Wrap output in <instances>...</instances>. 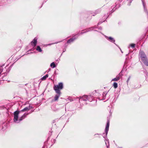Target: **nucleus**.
<instances>
[{"label":"nucleus","mask_w":148,"mask_h":148,"mask_svg":"<svg viewBox=\"0 0 148 148\" xmlns=\"http://www.w3.org/2000/svg\"><path fill=\"white\" fill-rule=\"evenodd\" d=\"M63 52H64L65 51H64V50H63Z\"/></svg>","instance_id":"obj_23"},{"label":"nucleus","mask_w":148,"mask_h":148,"mask_svg":"<svg viewBox=\"0 0 148 148\" xmlns=\"http://www.w3.org/2000/svg\"><path fill=\"white\" fill-rule=\"evenodd\" d=\"M112 8H114V7H113V6H112Z\"/></svg>","instance_id":"obj_25"},{"label":"nucleus","mask_w":148,"mask_h":148,"mask_svg":"<svg viewBox=\"0 0 148 148\" xmlns=\"http://www.w3.org/2000/svg\"><path fill=\"white\" fill-rule=\"evenodd\" d=\"M48 77V74H46L45 75L43 76L41 78V79L42 80H44L46 79Z\"/></svg>","instance_id":"obj_12"},{"label":"nucleus","mask_w":148,"mask_h":148,"mask_svg":"<svg viewBox=\"0 0 148 148\" xmlns=\"http://www.w3.org/2000/svg\"><path fill=\"white\" fill-rule=\"evenodd\" d=\"M99 29L100 30H101V28H99Z\"/></svg>","instance_id":"obj_20"},{"label":"nucleus","mask_w":148,"mask_h":148,"mask_svg":"<svg viewBox=\"0 0 148 148\" xmlns=\"http://www.w3.org/2000/svg\"><path fill=\"white\" fill-rule=\"evenodd\" d=\"M135 45L134 44H132L129 45V46H131L133 48L135 47Z\"/></svg>","instance_id":"obj_17"},{"label":"nucleus","mask_w":148,"mask_h":148,"mask_svg":"<svg viewBox=\"0 0 148 148\" xmlns=\"http://www.w3.org/2000/svg\"><path fill=\"white\" fill-rule=\"evenodd\" d=\"M108 92H107V91L104 92H103V96L104 97L103 98H104L106 97V95L108 93Z\"/></svg>","instance_id":"obj_16"},{"label":"nucleus","mask_w":148,"mask_h":148,"mask_svg":"<svg viewBox=\"0 0 148 148\" xmlns=\"http://www.w3.org/2000/svg\"><path fill=\"white\" fill-rule=\"evenodd\" d=\"M94 95H84L82 97H80L79 98V102L82 105L86 104V103L85 102L87 101L90 102L92 101L94 99Z\"/></svg>","instance_id":"obj_2"},{"label":"nucleus","mask_w":148,"mask_h":148,"mask_svg":"<svg viewBox=\"0 0 148 148\" xmlns=\"http://www.w3.org/2000/svg\"><path fill=\"white\" fill-rule=\"evenodd\" d=\"M97 134H95V136H96V135H97Z\"/></svg>","instance_id":"obj_21"},{"label":"nucleus","mask_w":148,"mask_h":148,"mask_svg":"<svg viewBox=\"0 0 148 148\" xmlns=\"http://www.w3.org/2000/svg\"><path fill=\"white\" fill-rule=\"evenodd\" d=\"M130 76H129L127 80V84H128L129 81L130 80Z\"/></svg>","instance_id":"obj_18"},{"label":"nucleus","mask_w":148,"mask_h":148,"mask_svg":"<svg viewBox=\"0 0 148 148\" xmlns=\"http://www.w3.org/2000/svg\"><path fill=\"white\" fill-rule=\"evenodd\" d=\"M36 50L38 51L39 52H41L42 51V50L41 49L40 47L39 46H37V47L36 49Z\"/></svg>","instance_id":"obj_10"},{"label":"nucleus","mask_w":148,"mask_h":148,"mask_svg":"<svg viewBox=\"0 0 148 148\" xmlns=\"http://www.w3.org/2000/svg\"><path fill=\"white\" fill-rule=\"evenodd\" d=\"M9 71H7V73H8L9 72Z\"/></svg>","instance_id":"obj_19"},{"label":"nucleus","mask_w":148,"mask_h":148,"mask_svg":"<svg viewBox=\"0 0 148 148\" xmlns=\"http://www.w3.org/2000/svg\"><path fill=\"white\" fill-rule=\"evenodd\" d=\"M30 106L26 107L20 111L17 110L14 112V122L16 123H19L21 121H22L23 119L25 118L26 116L28 114V113H24L21 117H18L19 115L20 114H21L24 111H28L30 109Z\"/></svg>","instance_id":"obj_1"},{"label":"nucleus","mask_w":148,"mask_h":148,"mask_svg":"<svg viewBox=\"0 0 148 148\" xmlns=\"http://www.w3.org/2000/svg\"><path fill=\"white\" fill-rule=\"evenodd\" d=\"M142 3H143V7H144V10H145V12H147V14L148 12H147V9H146L145 4V3H144L143 0H142Z\"/></svg>","instance_id":"obj_13"},{"label":"nucleus","mask_w":148,"mask_h":148,"mask_svg":"<svg viewBox=\"0 0 148 148\" xmlns=\"http://www.w3.org/2000/svg\"><path fill=\"white\" fill-rule=\"evenodd\" d=\"M96 28V27L95 26L91 27L86 29V31H85L84 32H81L80 33H78L75 36H73L72 38H71L68 40V41H67V43H70L73 42L75 40V39H77V38L78 36H79V35H82L84 33H86L89 31H90L92 30L93 29H95Z\"/></svg>","instance_id":"obj_3"},{"label":"nucleus","mask_w":148,"mask_h":148,"mask_svg":"<svg viewBox=\"0 0 148 148\" xmlns=\"http://www.w3.org/2000/svg\"><path fill=\"white\" fill-rule=\"evenodd\" d=\"M37 38L36 37H35L31 42V44L34 47L36 45L37 43Z\"/></svg>","instance_id":"obj_8"},{"label":"nucleus","mask_w":148,"mask_h":148,"mask_svg":"<svg viewBox=\"0 0 148 148\" xmlns=\"http://www.w3.org/2000/svg\"><path fill=\"white\" fill-rule=\"evenodd\" d=\"M113 86L114 88H116L118 87L117 84L116 82H114L113 84Z\"/></svg>","instance_id":"obj_15"},{"label":"nucleus","mask_w":148,"mask_h":148,"mask_svg":"<svg viewBox=\"0 0 148 148\" xmlns=\"http://www.w3.org/2000/svg\"><path fill=\"white\" fill-rule=\"evenodd\" d=\"M104 36L108 40L111 42L114 43L117 46V45L114 43V42H115V40L113 38L111 37H108V36H106V35H104Z\"/></svg>","instance_id":"obj_7"},{"label":"nucleus","mask_w":148,"mask_h":148,"mask_svg":"<svg viewBox=\"0 0 148 148\" xmlns=\"http://www.w3.org/2000/svg\"><path fill=\"white\" fill-rule=\"evenodd\" d=\"M110 123L109 121H108L107 122V124L106 126V127L105 129V131L106 133L105 136H103V137L105 138V143L107 146L108 147V145H107V144H109L108 140L106 138L107 137V134L109 130V126Z\"/></svg>","instance_id":"obj_6"},{"label":"nucleus","mask_w":148,"mask_h":148,"mask_svg":"<svg viewBox=\"0 0 148 148\" xmlns=\"http://www.w3.org/2000/svg\"><path fill=\"white\" fill-rule=\"evenodd\" d=\"M63 52H64L65 51H64V50H63Z\"/></svg>","instance_id":"obj_22"},{"label":"nucleus","mask_w":148,"mask_h":148,"mask_svg":"<svg viewBox=\"0 0 148 148\" xmlns=\"http://www.w3.org/2000/svg\"><path fill=\"white\" fill-rule=\"evenodd\" d=\"M57 94L55 95L54 97V100H52V101L53 102L54 101H56L58 100V99L60 97V95L61 93H56Z\"/></svg>","instance_id":"obj_9"},{"label":"nucleus","mask_w":148,"mask_h":148,"mask_svg":"<svg viewBox=\"0 0 148 148\" xmlns=\"http://www.w3.org/2000/svg\"><path fill=\"white\" fill-rule=\"evenodd\" d=\"M119 79H120V77H116L112 79V80H111V81H117L118 80H119Z\"/></svg>","instance_id":"obj_11"},{"label":"nucleus","mask_w":148,"mask_h":148,"mask_svg":"<svg viewBox=\"0 0 148 148\" xmlns=\"http://www.w3.org/2000/svg\"><path fill=\"white\" fill-rule=\"evenodd\" d=\"M63 88V84L62 82L59 83L58 85H55L53 87V89L56 93H61L60 90Z\"/></svg>","instance_id":"obj_5"},{"label":"nucleus","mask_w":148,"mask_h":148,"mask_svg":"<svg viewBox=\"0 0 148 148\" xmlns=\"http://www.w3.org/2000/svg\"><path fill=\"white\" fill-rule=\"evenodd\" d=\"M139 59H140L144 64L148 66V60L145 53L143 51L140 50L139 55Z\"/></svg>","instance_id":"obj_4"},{"label":"nucleus","mask_w":148,"mask_h":148,"mask_svg":"<svg viewBox=\"0 0 148 148\" xmlns=\"http://www.w3.org/2000/svg\"><path fill=\"white\" fill-rule=\"evenodd\" d=\"M50 66L51 67L53 68H55L56 66V65L54 62H53L52 63H51L50 64Z\"/></svg>","instance_id":"obj_14"},{"label":"nucleus","mask_w":148,"mask_h":148,"mask_svg":"<svg viewBox=\"0 0 148 148\" xmlns=\"http://www.w3.org/2000/svg\"><path fill=\"white\" fill-rule=\"evenodd\" d=\"M121 52H122V53H123V52H122L121 51Z\"/></svg>","instance_id":"obj_24"}]
</instances>
